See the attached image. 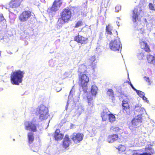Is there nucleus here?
Masks as SVG:
<instances>
[{
  "label": "nucleus",
  "mask_w": 155,
  "mask_h": 155,
  "mask_svg": "<svg viewBox=\"0 0 155 155\" xmlns=\"http://www.w3.org/2000/svg\"><path fill=\"white\" fill-rule=\"evenodd\" d=\"M61 17L58 19L57 22L58 26L62 27L64 24L68 23L71 20L72 12L68 8H64L60 14Z\"/></svg>",
  "instance_id": "nucleus-1"
},
{
  "label": "nucleus",
  "mask_w": 155,
  "mask_h": 155,
  "mask_svg": "<svg viewBox=\"0 0 155 155\" xmlns=\"http://www.w3.org/2000/svg\"><path fill=\"white\" fill-rule=\"evenodd\" d=\"M24 74V71L20 70L12 72L10 76L12 84L14 85H19L22 81Z\"/></svg>",
  "instance_id": "nucleus-2"
},
{
  "label": "nucleus",
  "mask_w": 155,
  "mask_h": 155,
  "mask_svg": "<svg viewBox=\"0 0 155 155\" xmlns=\"http://www.w3.org/2000/svg\"><path fill=\"white\" fill-rule=\"evenodd\" d=\"M36 111L40 114L39 118L41 120L47 119L49 116L48 108L44 105L41 104L38 106Z\"/></svg>",
  "instance_id": "nucleus-3"
},
{
  "label": "nucleus",
  "mask_w": 155,
  "mask_h": 155,
  "mask_svg": "<svg viewBox=\"0 0 155 155\" xmlns=\"http://www.w3.org/2000/svg\"><path fill=\"white\" fill-rule=\"evenodd\" d=\"M122 45L119 37L117 36L114 40H111L109 43V47L113 51H119L121 49Z\"/></svg>",
  "instance_id": "nucleus-4"
},
{
  "label": "nucleus",
  "mask_w": 155,
  "mask_h": 155,
  "mask_svg": "<svg viewBox=\"0 0 155 155\" xmlns=\"http://www.w3.org/2000/svg\"><path fill=\"white\" fill-rule=\"evenodd\" d=\"M97 90V88L95 85H93L92 86L91 89V94H88L87 96L88 104V108L89 109L91 110V108H92L94 106L92 96L95 97L96 96Z\"/></svg>",
  "instance_id": "nucleus-5"
},
{
  "label": "nucleus",
  "mask_w": 155,
  "mask_h": 155,
  "mask_svg": "<svg viewBox=\"0 0 155 155\" xmlns=\"http://www.w3.org/2000/svg\"><path fill=\"white\" fill-rule=\"evenodd\" d=\"M86 74H78V84L83 88L87 87V84L89 81V78Z\"/></svg>",
  "instance_id": "nucleus-6"
},
{
  "label": "nucleus",
  "mask_w": 155,
  "mask_h": 155,
  "mask_svg": "<svg viewBox=\"0 0 155 155\" xmlns=\"http://www.w3.org/2000/svg\"><path fill=\"white\" fill-rule=\"evenodd\" d=\"M142 115V114L137 115L132 120L131 124L129 127L130 129L133 128H138L141 126L143 120Z\"/></svg>",
  "instance_id": "nucleus-7"
},
{
  "label": "nucleus",
  "mask_w": 155,
  "mask_h": 155,
  "mask_svg": "<svg viewBox=\"0 0 155 155\" xmlns=\"http://www.w3.org/2000/svg\"><path fill=\"white\" fill-rule=\"evenodd\" d=\"M34 122L35 121L33 120L31 122L26 121L24 123L25 129L31 132L37 131V127L39 126V125L36 124Z\"/></svg>",
  "instance_id": "nucleus-8"
},
{
  "label": "nucleus",
  "mask_w": 155,
  "mask_h": 155,
  "mask_svg": "<svg viewBox=\"0 0 155 155\" xmlns=\"http://www.w3.org/2000/svg\"><path fill=\"white\" fill-rule=\"evenodd\" d=\"M129 103V99L127 97L122 101V110L124 113L126 114H129L130 113V108Z\"/></svg>",
  "instance_id": "nucleus-9"
},
{
  "label": "nucleus",
  "mask_w": 155,
  "mask_h": 155,
  "mask_svg": "<svg viewBox=\"0 0 155 155\" xmlns=\"http://www.w3.org/2000/svg\"><path fill=\"white\" fill-rule=\"evenodd\" d=\"M31 12L29 10H25L21 13L18 16V19L21 22L27 21L32 15Z\"/></svg>",
  "instance_id": "nucleus-10"
},
{
  "label": "nucleus",
  "mask_w": 155,
  "mask_h": 155,
  "mask_svg": "<svg viewBox=\"0 0 155 155\" xmlns=\"http://www.w3.org/2000/svg\"><path fill=\"white\" fill-rule=\"evenodd\" d=\"M83 137L82 134L74 133L71 135V138L74 143H77L82 140Z\"/></svg>",
  "instance_id": "nucleus-11"
},
{
  "label": "nucleus",
  "mask_w": 155,
  "mask_h": 155,
  "mask_svg": "<svg viewBox=\"0 0 155 155\" xmlns=\"http://www.w3.org/2000/svg\"><path fill=\"white\" fill-rule=\"evenodd\" d=\"M74 40L81 45H85L88 42V38L78 34L74 37Z\"/></svg>",
  "instance_id": "nucleus-12"
},
{
  "label": "nucleus",
  "mask_w": 155,
  "mask_h": 155,
  "mask_svg": "<svg viewBox=\"0 0 155 155\" xmlns=\"http://www.w3.org/2000/svg\"><path fill=\"white\" fill-rule=\"evenodd\" d=\"M139 44L140 48L143 50L149 53L151 51L149 45L146 41H142L140 40Z\"/></svg>",
  "instance_id": "nucleus-13"
},
{
  "label": "nucleus",
  "mask_w": 155,
  "mask_h": 155,
  "mask_svg": "<svg viewBox=\"0 0 155 155\" xmlns=\"http://www.w3.org/2000/svg\"><path fill=\"white\" fill-rule=\"evenodd\" d=\"M23 0H12L9 4L10 8H17L19 6Z\"/></svg>",
  "instance_id": "nucleus-14"
},
{
  "label": "nucleus",
  "mask_w": 155,
  "mask_h": 155,
  "mask_svg": "<svg viewBox=\"0 0 155 155\" xmlns=\"http://www.w3.org/2000/svg\"><path fill=\"white\" fill-rule=\"evenodd\" d=\"M64 136L63 134L60 133V130L57 129L55 130L54 137L55 140H61L63 139Z\"/></svg>",
  "instance_id": "nucleus-15"
},
{
  "label": "nucleus",
  "mask_w": 155,
  "mask_h": 155,
  "mask_svg": "<svg viewBox=\"0 0 155 155\" xmlns=\"http://www.w3.org/2000/svg\"><path fill=\"white\" fill-rule=\"evenodd\" d=\"M71 143V140L68 135H66L64 140L63 141V146L65 148L68 147L70 143Z\"/></svg>",
  "instance_id": "nucleus-16"
},
{
  "label": "nucleus",
  "mask_w": 155,
  "mask_h": 155,
  "mask_svg": "<svg viewBox=\"0 0 155 155\" xmlns=\"http://www.w3.org/2000/svg\"><path fill=\"white\" fill-rule=\"evenodd\" d=\"M119 137L118 134H113L109 135L107 138V141L109 143H112L117 140Z\"/></svg>",
  "instance_id": "nucleus-17"
},
{
  "label": "nucleus",
  "mask_w": 155,
  "mask_h": 155,
  "mask_svg": "<svg viewBox=\"0 0 155 155\" xmlns=\"http://www.w3.org/2000/svg\"><path fill=\"white\" fill-rule=\"evenodd\" d=\"M78 74H87V71L86 66L83 64L80 65L78 69Z\"/></svg>",
  "instance_id": "nucleus-18"
},
{
  "label": "nucleus",
  "mask_w": 155,
  "mask_h": 155,
  "mask_svg": "<svg viewBox=\"0 0 155 155\" xmlns=\"http://www.w3.org/2000/svg\"><path fill=\"white\" fill-rule=\"evenodd\" d=\"M108 112L109 111L108 110V109L103 110L101 114L102 121H106L107 119V117L108 116L109 114H108Z\"/></svg>",
  "instance_id": "nucleus-19"
},
{
  "label": "nucleus",
  "mask_w": 155,
  "mask_h": 155,
  "mask_svg": "<svg viewBox=\"0 0 155 155\" xmlns=\"http://www.w3.org/2000/svg\"><path fill=\"white\" fill-rule=\"evenodd\" d=\"M147 59L149 63L153 64L155 67V57L152 55L148 54L147 56Z\"/></svg>",
  "instance_id": "nucleus-20"
},
{
  "label": "nucleus",
  "mask_w": 155,
  "mask_h": 155,
  "mask_svg": "<svg viewBox=\"0 0 155 155\" xmlns=\"http://www.w3.org/2000/svg\"><path fill=\"white\" fill-rule=\"evenodd\" d=\"M138 9L137 8H134L132 11V20L134 22L137 21V19L138 18Z\"/></svg>",
  "instance_id": "nucleus-21"
},
{
  "label": "nucleus",
  "mask_w": 155,
  "mask_h": 155,
  "mask_svg": "<svg viewBox=\"0 0 155 155\" xmlns=\"http://www.w3.org/2000/svg\"><path fill=\"white\" fill-rule=\"evenodd\" d=\"M59 8L53 3L52 6L48 8L47 10V12L49 13H52L53 12H56L58 10Z\"/></svg>",
  "instance_id": "nucleus-22"
},
{
  "label": "nucleus",
  "mask_w": 155,
  "mask_h": 155,
  "mask_svg": "<svg viewBox=\"0 0 155 155\" xmlns=\"http://www.w3.org/2000/svg\"><path fill=\"white\" fill-rule=\"evenodd\" d=\"M107 96L112 99L114 98V94L113 90L111 89L108 90L107 92Z\"/></svg>",
  "instance_id": "nucleus-23"
},
{
  "label": "nucleus",
  "mask_w": 155,
  "mask_h": 155,
  "mask_svg": "<svg viewBox=\"0 0 155 155\" xmlns=\"http://www.w3.org/2000/svg\"><path fill=\"white\" fill-rule=\"evenodd\" d=\"M28 143L31 144L32 143L34 140V135L32 133H29L28 135Z\"/></svg>",
  "instance_id": "nucleus-24"
},
{
  "label": "nucleus",
  "mask_w": 155,
  "mask_h": 155,
  "mask_svg": "<svg viewBox=\"0 0 155 155\" xmlns=\"http://www.w3.org/2000/svg\"><path fill=\"white\" fill-rule=\"evenodd\" d=\"M112 28L110 25L108 24V25L106 26V32L107 34L109 35H111L112 34Z\"/></svg>",
  "instance_id": "nucleus-25"
},
{
  "label": "nucleus",
  "mask_w": 155,
  "mask_h": 155,
  "mask_svg": "<svg viewBox=\"0 0 155 155\" xmlns=\"http://www.w3.org/2000/svg\"><path fill=\"white\" fill-rule=\"evenodd\" d=\"M117 149L120 153L125 151L126 150V147L124 145H120L117 147H116Z\"/></svg>",
  "instance_id": "nucleus-26"
},
{
  "label": "nucleus",
  "mask_w": 155,
  "mask_h": 155,
  "mask_svg": "<svg viewBox=\"0 0 155 155\" xmlns=\"http://www.w3.org/2000/svg\"><path fill=\"white\" fill-rule=\"evenodd\" d=\"M63 0H55L53 3L54 5L57 6L58 8H59L62 4Z\"/></svg>",
  "instance_id": "nucleus-27"
},
{
  "label": "nucleus",
  "mask_w": 155,
  "mask_h": 155,
  "mask_svg": "<svg viewBox=\"0 0 155 155\" xmlns=\"http://www.w3.org/2000/svg\"><path fill=\"white\" fill-rule=\"evenodd\" d=\"M108 117V119L110 122L112 123L115 120V117L112 114H109Z\"/></svg>",
  "instance_id": "nucleus-28"
},
{
  "label": "nucleus",
  "mask_w": 155,
  "mask_h": 155,
  "mask_svg": "<svg viewBox=\"0 0 155 155\" xmlns=\"http://www.w3.org/2000/svg\"><path fill=\"white\" fill-rule=\"evenodd\" d=\"M83 25V23L82 21H78L75 24V28H77Z\"/></svg>",
  "instance_id": "nucleus-29"
},
{
  "label": "nucleus",
  "mask_w": 155,
  "mask_h": 155,
  "mask_svg": "<svg viewBox=\"0 0 155 155\" xmlns=\"http://www.w3.org/2000/svg\"><path fill=\"white\" fill-rule=\"evenodd\" d=\"M96 58L94 56H91L89 59V62L91 63V65L92 66L94 65H95V63H94L95 61Z\"/></svg>",
  "instance_id": "nucleus-30"
},
{
  "label": "nucleus",
  "mask_w": 155,
  "mask_h": 155,
  "mask_svg": "<svg viewBox=\"0 0 155 155\" xmlns=\"http://www.w3.org/2000/svg\"><path fill=\"white\" fill-rule=\"evenodd\" d=\"M145 150L146 151L148 152H150L151 153H152V154H153L154 153L153 149L151 147H145Z\"/></svg>",
  "instance_id": "nucleus-31"
},
{
  "label": "nucleus",
  "mask_w": 155,
  "mask_h": 155,
  "mask_svg": "<svg viewBox=\"0 0 155 155\" xmlns=\"http://www.w3.org/2000/svg\"><path fill=\"white\" fill-rule=\"evenodd\" d=\"M137 93V94L141 97H144V95H145L144 93L143 92L136 90L135 91Z\"/></svg>",
  "instance_id": "nucleus-32"
},
{
  "label": "nucleus",
  "mask_w": 155,
  "mask_h": 155,
  "mask_svg": "<svg viewBox=\"0 0 155 155\" xmlns=\"http://www.w3.org/2000/svg\"><path fill=\"white\" fill-rule=\"evenodd\" d=\"M120 129V128L118 127H112L110 128V130H113L114 132L119 131Z\"/></svg>",
  "instance_id": "nucleus-33"
},
{
  "label": "nucleus",
  "mask_w": 155,
  "mask_h": 155,
  "mask_svg": "<svg viewBox=\"0 0 155 155\" xmlns=\"http://www.w3.org/2000/svg\"><path fill=\"white\" fill-rule=\"evenodd\" d=\"M149 9L151 10L155 11V6L151 3H150L149 4Z\"/></svg>",
  "instance_id": "nucleus-34"
},
{
  "label": "nucleus",
  "mask_w": 155,
  "mask_h": 155,
  "mask_svg": "<svg viewBox=\"0 0 155 155\" xmlns=\"http://www.w3.org/2000/svg\"><path fill=\"white\" fill-rule=\"evenodd\" d=\"M83 111V110L82 108H78L76 111L77 114L79 115L82 113Z\"/></svg>",
  "instance_id": "nucleus-35"
},
{
  "label": "nucleus",
  "mask_w": 155,
  "mask_h": 155,
  "mask_svg": "<svg viewBox=\"0 0 155 155\" xmlns=\"http://www.w3.org/2000/svg\"><path fill=\"white\" fill-rule=\"evenodd\" d=\"M143 78L145 79V81L149 83H150V78L149 77H147L146 76L144 77Z\"/></svg>",
  "instance_id": "nucleus-36"
},
{
  "label": "nucleus",
  "mask_w": 155,
  "mask_h": 155,
  "mask_svg": "<svg viewBox=\"0 0 155 155\" xmlns=\"http://www.w3.org/2000/svg\"><path fill=\"white\" fill-rule=\"evenodd\" d=\"M4 19L3 15L2 14H0V23Z\"/></svg>",
  "instance_id": "nucleus-37"
},
{
  "label": "nucleus",
  "mask_w": 155,
  "mask_h": 155,
  "mask_svg": "<svg viewBox=\"0 0 155 155\" xmlns=\"http://www.w3.org/2000/svg\"><path fill=\"white\" fill-rule=\"evenodd\" d=\"M152 153H151L150 152H144L140 154V155H152Z\"/></svg>",
  "instance_id": "nucleus-38"
},
{
  "label": "nucleus",
  "mask_w": 155,
  "mask_h": 155,
  "mask_svg": "<svg viewBox=\"0 0 155 155\" xmlns=\"http://www.w3.org/2000/svg\"><path fill=\"white\" fill-rule=\"evenodd\" d=\"M130 85L131 86V87L135 91L137 90L136 89H135V88L133 86V85L132 84L130 83Z\"/></svg>",
  "instance_id": "nucleus-39"
},
{
  "label": "nucleus",
  "mask_w": 155,
  "mask_h": 155,
  "mask_svg": "<svg viewBox=\"0 0 155 155\" xmlns=\"http://www.w3.org/2000/svg\"><path fill=\"white\" fill-rule=\"evenodd\" d=\"M132 155H140V154L139 153L137 152H134Z\"/></svg>",
  "instance_id": "nucleus-40"
},
{
  "label": "nucleus",
  "mask_w": 155,
  "mask_h": 155,
  "mask_svg": "<svg viewBox=\"0 0 155 155\" xmlns=\"http://www.w3.org/2000/svg\"><path fill=\"white\" fill-rule=\"evenodd\" d=\"M141 98H142L143 100L147 101V98L145 97L144 95V97H142Z\"/></svg>",
  "instance_id": "nucleus-41"
},
{
  "label": "nucleus",
  "mask_w": 155,
  "mask_h": 155,
  "mask_svg": "<svg viewBox=\"0 0 155 155\" xmlns=\"http://www.w3.org/2000/svg\"><path fill=\"white\" fill-rule=\"evenodd\" d=\"M95 155H101V154L100 153H97Z\"/></svg>",
  "instance_id": "nucleus-42"
},
{
  "label": "nucleus",
  "mask_w": 155,
  "mask_h": 155,
  "mask_svg": "<svg viewBox=\"0 0 155 155\" xmlns=\"http://www.w3.org/2000/svg\"><path fill=\"white\" fill-rule=\"evenodd\" d=\"M116 32L117 33V35H118V33H117V31H116Z\"/></svg>",
  "instance_id": "nucleus-43"
}]
</instances>
